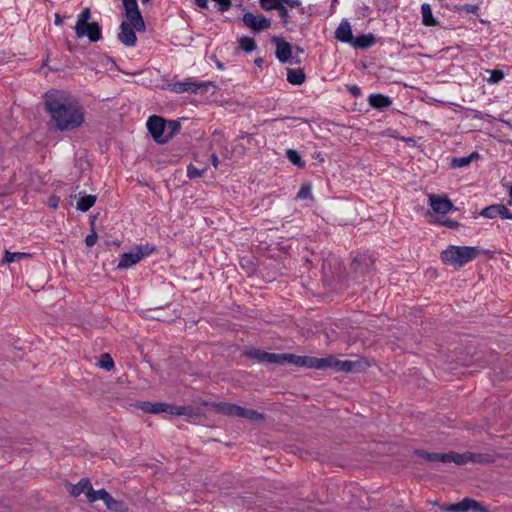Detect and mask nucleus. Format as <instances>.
<instances>
[{"mask_svg":"<svg viewBox=\"0 0 512 512\" xmlns=\"http://www.w3.org/2000/svg\"><path fill=\"white\" fill-rule=\"evenodd\" d=\"M44 105L59 131L74 130L84 123L83 106L66 91L56 89L47 91L44 95Z\"/></svg>","mask_w":512,"mask_h":512,"instance_id":"nucleus-1","label":"nucleus"},{"mask_svg":"<svg viewBox=\"0 0 512 512\" xmlns=\"http://www.w3.org/2000/svg\"><path fill=\"white\" fill-rule=\"evenodd\" d=\"M480 254V249L476 246H456L449 245L440 254L441 261L453 267L460 269L467 263L476 259Z\"/></svg>","mask_w":512,"mask_h":512,"instance_id":"nucleus-2","label":"nucleus"},{"mask_svg":"<svg viewBox=\"0 0 512 512\" xmlns=\"http://www.w3.org/2000/svg\"><path fill=\"white\" fill-rule=\"evenodd\" d=\"M135 407L148 414H159L165 412L174 416L185 415L192 417L196 415L194 409L190 406H176L163 402L152 403L149 401H142L136 403Z\"/></svg>","mask_w":512,"mask_h":512,"instance_id":"nucleus-3","label":"nucleus"},{"mask_svg":"<svg viewBox=\"0 0 512 512\" xmlns=\"http://www.w3.org/2000/svg\"><path fill=\"white\" fill-rule=\"evenodd\" d=\"M91 12L85 8L77 18L75 33L78 38L88 37L91 42H97L102 37L101 26L97 22L89 23Z\"/></svg>","mask_w":512,"mask_h":512,"instance_id":"nucleus-4","label":"nucleus"},{"mask_svg":"<svg viewBox=\"0 0 512 512\" xmlns=\"http://www.w3.org/2000/svg\"><path fill=\"white\" fill-rule=\"evenodd\" d=\"M166 88L174 93L188 92L191 94H205L210 88L216 89V85L211 81H197L186 79L185 81H177L167 84Z\"/></svg>","mask_w":512,"mask_h":512,"instance_id":"nucleus-5","label":"nucleus"},{"mask_svg":"<svg viewBox=\"0 0 512 512\" xmlns=\"http://www.w3.org/2000/svg\"><path fill=\"white\" fill-rule=\"evenodd\" d=\"M155 248L149 244L137 245L130 252L123 253L117 264V269H127L140 262L144 257L150 255Z\"/></svg>","mask_w":512,"mask_h":512,"instance_id":"nucleus-6","label":"nucleus"},{"mask_svg":"<svg viewBox=\"0 0 512 512\" xmlns=\"http://www.w3.org/2000/svg\"><path fill=\"white\" fill-rule=\"evenodd\" d=\"M283 359L282 363H291L296 366L308 367V368H316V369H325V360L324 358H317L312 356H298L294 354H282Z\"/></svg>","mask_w":512,"mask_h":512,"instance_id":"nucleus-7","label":"nucleus"},{"mask_svg":"<svg viewBox=\"0 0 512 512\" xmlns=\"http://www.w3.org/2000/svg\"><path fill=\"white\" fill-rule=\"evenodd\" d=\"M125 9V15L130 24L137 31L145 30V23L139 11L137 0H122Z\"/></svg>","mask_w":512,"mask_h":512,"instance_id":"nucleus-8","label":"nucleus"},{"mask_svg":"<svg viewBox=\"0 0 512 512\" xmlns=\"http://www.w3.org/2000/svg\"><path fill=\"white\" fill-rule=\"evenodd\" d=\"M325 369L333 368L337 372H359L364 368L362 361H350V360H337L336 358L329 356L324 358Z\"/></svg>","mask_w":512,"mask_h":512,"instance_id":"nucleus-9","label":"nucleus"},{"mask_svg":"<svg viewBox=\"0 0 512 512\" xmlns=\"http://www.w3.org/2000/svg\"><path fill=\"white\" fill-rule=\"evenodd\" d=\"M147 129L155 142L159 144L167 143L164 118L157 115L150 116L147 121Z\"/></svg>","mask_w":512,"mask_h":512,"instance_id":"nucleus-10","label":"nucleus"},{"mask_svg":"<svg viewBox=\"0 0 512 512\" xmlns=\"http://www.w3.org/2000/svg\"><path fill=\"white\" fill-rule=\"evenodd\" d=\"M448 512H467L473 510L475 512H488V510L478 501L466 497L458 503L448 505L446 508Z\"/></svg>","mask_w":512,"mask_h":512,"instance_id":"nucleus-11","label":"nucleus"},{"mask_svg":"<svg viewBox=\"0 0 512 512\" xmlns=\"http://www.w3.org/2000/svg\"><path fill=\"white\" fill-rule=\"evenodd\" d=\"M241 20L246 27L251 28L254 32L268 29L271 26L270 19L262 15H254L251 12H246Z\"/></svg>","mask_w":512,"mask_h":512,"instance_id":"nucleus-12","label":"nucleus"},{"mask_svg":"<svg viewBox=\"0 0 512 512\" xmlns=\"http://www.w3.org/2000/svg\"><path fill=\"white\" fill-rule=\"evenodd\" d=\"M428 200L430 207L436 214H446L454 209L453 203L448 199L447 196L429 194Z\"/></svg>","mask_w":512,"mask_h":512,"instance_id":"nucleus-13","label":"nucleus"},{"mask_svg":"<svg viewBox=\"0 0 512 512\" xmlns=\"http://www.w3.org/2000/svg\"><path fill=\"white\" fill-rule=\"evenodd\" d=\"M273 41L276 44V57L281 63H298L299 60L293 61L292 58V46L287 41L274 37Z\"/></svg>","mask_w":512,"mask_h":512,"instance_id":"nucleus-14","label":"nucleus"},{"mask_svg":"<svg viewBox=\"0 0 512 512\" xmlns=\"http://www.w3.org/2000/svg\"><path fill=\"white\" fill-rule=\"evenodd\" d=\"M480 216L485 218L493 219L497 216L503 218V219H512V213L510 210L503 204H495L490 205L484 209L481 210L479 213Z\"/></svg>","mask_w":512,"mask_h":512,"instance_id":"nucleus-15","label":"nucleus"},{"mask_svg":"<svg viewBox=\"0 0 512 512\" xmlns=\"http://www.w3.org/2000/svg\"><path fill=\"white\" fill-rule=\"evenodd\" d=\"M249 358L256 359L258 362L282 363V354L269 353L260 349L252 348L247 351Z\"/></svg>","mask_w":512,"mask_h":512,"instance_id":"nucleus-16","label":"nucleus"},{"mask_svg":"<svg viewBox=\"0 0 512 512\" xmlns=\"http://www.w3.org/2000/svg\"><path fill=\"white\" fill-rule=\"evenodd\" d=\"M373 264L374 260L371 256L360 254L353 259L351 267L355 273L365 275L370 272Z\"/></svg>","mask_w":512,"mask_h":512,"instance_id":"nucleus-17","label":"nucleus"},{"mask_svg":"<svg viewBox=\"0 0 512 512\" xmlns=\"http://www.w3.org/2000/svg\"><path fill=\"white\" fill-rule=\"evenodd\" d=\"M134 27L129 23L123 21L120 25V32L118 34L119 41L126 46H134L137 42V36Z\"/></svg>","mask_w":512,"mask_h":512,"instance_id":"nucleus-18","label":"nucleus"},{"mask_svg":"<svg viewBox=\"0 0 512 512\" xmlns=\"http://www.w3.org/2000/svg\"><path fill=\"white\" fill-rule=\"evenodd\" d=\"M335 38L341 42L351 44L353 41V34L350 23L347 20L341 21L335 31Z\"/></svg>","mask_w":512,"mask_h":512,"instance_id":"nucleus-19","label":"nucleus"},{"mask_svg":"<svg viewBox=\"0 0 512 512\" xmlns=\"http://www.w3.org/2000/svg\"><path fill=\"white\" fill-rule=\"evenodd\" d=\"M368 102L371 107L378 110L386 109L392 105V100L390 97L379 93L370 94L368 97Z\"/></svg>","mask_w":512,"mask_h":512,"instance_id":"nucleus-20","label":"nucleus"},{"mask_svg":"<svg viewBox=\"0 0 512 512\" xmlns=\"http://www.w3.org/2000/svg\"><path fill=\"white\" fill-rule=\"evenodd\" d=\"M212 407L227 416L239 417L241 411V406L227 402L212 403Z\"/></svg>","mask_w":512,"mask_h":512,"instance_id":"nucleus-21","label":"nucleus"},{"mask_svg":"<svg viewBox=\"0 0 512 512\" xmlns=\"http://www.w3.org/2000/svg\"><path fill=\"white\" fill-rule=\"evenodd\" d=\"M69 486L70 495L75 498L82 493H85L88 498V493H90V489H92V484L88 478H82L76 485L69 484Z\"/></svg>","mask_w":512,"mask_h":512,"instance_id":"nucleus-22","label":"nucleus"},{"mask_svg":"<svg viewBox=\"0 0 512 512\" xmlns=\"http://www.w3.org/2000/svg\"><path fill=\"white\" fill-rule=\"evenodd\" d=\"M376 43V38L373 34H362L357 36L356 38L353 37V41L351 42V45L355 48L360 49H367L371 46H373Z\"/></svg>","mask_w":512,"mask_h":512,"instance_id":"nucleus-23","label":"nucleus"},{"mask_svg":"<svg viewBox=\"0 0 512 512\" xmlns=\"http://www.w3.org/2000/svg\"><path fill=\"white\" fill-rule=\"evenodd\" d=\"M306 76L302 69H287V81L293 85H301L305 82Z\"/></svg>","mask_w":512,"mask_h":512,"instance_id":"nucleus-24","label":"nucleus"},{"mask_svg":"<svg viewBox=\"0 0 512 512\" xmlns=\"http://www.w3.org/2000/svg\"><path fill=\"white\" fill-rule=\"evenodd\" d=\"M470 460L471 458L469 451L462 454L457 452L446 453V463L453 462L457 465H463L470 462Z\"/></svg>","mask_w":512,"mask_h":512,"instance_id":"nucleus-25","label":"nucleus"},{"mask_svg":"<svg viewBox=\"0 0 512 512\" xmlns=\"http://www.w3.org/2000/svg\"><path fill=\"white\" fill-rule=\"evenodd\" d=\"M422 22L426 26H435L438 24L437 20L433 17L432 8L429 4L424 3L421 6Z\"/></svg>","mask_w":512,"mask_h":512,"instance_id":"nucleus-26","label":"nucleus"},{"mask_svg":"<svg viewBox=\"0 0 512 512\" xmlns=\"http://www.w3.org/2000/svg\"><path fill=\"white\" fill-rule=\"evenodd\" d=\"M96 196L94 195H82L77 201L76 208L79 211L86 212L88 211L96 202Z\"/></svg>","mask_w":512,"mask_h":512,"instance_id":"nucleus-27","label":"nucleus"},{"mask_svg":"<svg viewBox=\"0 0 512 512\" xmlns=\"http://www.w3.org/2000/svg\"><path fill=\"white\" fill-rule=\"evenodd\" d=\"M110 494L105 489L94 490L90 489V493H88V502L94 503L98 500H102L104 504L110 498Z\"/></svg>","mask_w":512,"mask_h":512,"instance_id":"nucleus-28","label":"nucleus"},{"mask_svg":"<svg viewBox=\"0 0 512 512\" xmlns=\"http://www.w3.org/2000/svg\"><path fill=\"white\" fill-rule=\"evenodd\" d=\"M180 123L176 120H165V137L167 142L180 131Z\"/></svg>","mask_w":512,"mask_h":512,"instance_id":"nucleus-29","label":"nucleus"},{"mask_svg":"<svg viewBox=\"0 0 512 512\" xmlns=\"http://www.w3.org/2000/svg\"><path fill=\"white\" fill-rule=\"evenodd\" d=\"M239 417L240 418H245V419H248V420H251V421H262V420L265 419L264 414L259 413L256 410L246 409V408H243V407H241V411H240Z\"/></svg>","mask_w":512,"mask_h":512,"instance_id":"nucleus-30","label":"nucleus"},{"mask_svg":"<svg viewBox=\"0 0 512 512\" xmlns=\"http://www.w3.org/2000/svg\"><path fill=\"white\" fill-rule=\"evenodd\" d=\"M417 454L430 462L446 463V453H429L424 450L417 451Z\"/></svg>","mask_w":512,"mask_h":512,"instance_id":"nucleus-31","label":"nucleus"},{"mask_svg":"<svg viewBox=\"0 0 512 512\" xmlns=\"http://www.w3.org/2000/svg\"><path fill=\"white\" fill-rule=\"evenodd\" d=\"M478 156L479 155L477 152H473L469 156L453 158L452 162H451V166L453 168H461V167L468 166L471 163L472 159L475 157H478Z\"/></svg>","mask_w":512,"mask_h":512,"instance_id":"nucleus-32","label":"nucleus"},{"mask_svg":"<svg viewBox=\"0 0 512 512\" xmlns=\"http://www.w3.org/2000/svg\"><path fill=\"white\" fill-rule=\"evenodd\" d=\"M239 47L243 51H245L247 53H251L252 51H254L256 49L257 45L253 38H251L249 36H242L239 39Z\"/></svg>","mask_w":512,"mask_h":512,"instance_id":"nucleus-33","label":"nucleus"},{"mask_svg":"<svg viewBox=\"0 0 512 512\" xmlns=\"http://www.w3.org/2000/svg\"><path fill=\"white\" fill-rule=\"evenodd\" d=\"M288 160L295 166L299 168H303L305 166V162L302 159L301 155L298 153V151L294 149H288L286 152Z\"/></svg>","mask_w":512,"mask_h":512,"instance_id":"nucleus-34","label":"nucleus"},{"mask_svg":"<svg viewBox=\"0 0 512 512\" xmlns=\"http://www.w3.org/2000/svg\"><path fill=\"white\" fill-rule=\"evenodd\" d=\"M31 255L29 253H23V252H10L8 250L5 251L4 261L6 263H12L16 260L24 259V258H30Z\"/></svg>","mask_w":512,"mask_h":512,"instance_id":"nucleus-35","label":"nucleus"},{"mask_svg":"<svg viewBox=\"0 0 512 512\" xmlns=\"http://www.w3.org/2000/svg\"><path fill=\"white\" fill-rule=\"evenodd\" d=\"M105 506L107 509L114 511V512H124V503L122 501H118L114 499L112 496L107 500L105 503Z\"/></svg>","mask_w":512,"mask_h":512,"instance_id":"nucleus-36","label":"nucleus"},{"mask_svg":"<svg viewBox=\"0 0 512 512\" xmlns=\"http://www.w3.org/2000/svg\"><path fill=\"white\" fill-rule=\"evenodd\" d=\"M98 366L107 371H110L114 367V361H113L112 357L110 356V354H108V353L102 354L100 356Z\"/></svg>","mask_w":512,"mask_h":512,"instance_id":"nucleus-37","label":"nucleus"},{"mask_svg":"<svg viewBox=\"0 0 512 512\" xmlns=\"http://www.w3.org/2000/svg\"><path fill=\"white\" fill-rule=\"evenodd\" d=\"M206 170V166L201 169H198L194 165L190 164L187 167V176L189 177V179L199 178L206 172Z\"/></svg>","mask_w":512,"mask_h":512,"instance_id":"nucleus-38","label":"nucleus"},{"mask_svg":"<svg viewBox=\"0 0 512 512\" xmlns=\"http://www.w3.org/2000/svg\"><path fill=\"white\" fill-rule=\"evenodd\" d=\"M436 223L447 227L449 229H457L460 227V223L456 220L447 218V217H440L437 219Z\"/></svg>","mask_w":512,"mask_h":512,"instance_id":"nucleus-39","label":"nucleus"},{"mask_svg":"<svg viewBox=\"0 0 512 512\" xmlns=\"http://www.w3.org/2000/svg\"><path fill=\"white\" fill-rule=\"evenodd\" d=\"M470 458H471L470 462H475V463H488V462L492 461V458L490 455L481 454V453L470 452Z\"/></svg>","mask_w":512,"mask_h":512,"instance_id":"nucleus-40","label":"nucleus"},{"mask_svg":"<svg viewBox=\"0 0 512 512\" xmlns=\"http://www.w3.org/2000/svg\"><path fill=\"white\" fill-rule=\"evenodd\" d=\"M297 198L301 200L311 199L312 191L309 184H303L297 193Z\"/></svg>","mask_w":512,"mask_h":512,"instance_id":"nucleus-41","label":"nucleus"},{"mask_svg":"<svg viewBox=\"0 0 512 512\" xmlns=\"http://www.w3.org/2000/svg\"><path fill=\"white\" fill-rule=\"evenodd\" d=\"M260 4L265 10H276L281 5L278 0H260Z\"/></svg>","mask_w":512,"mask_h":512,"instance_id":"nucleus-42","label":"nucleus"},{"mask_svg":"<svg viewBox=\"0 0 512 512\" xmlns=\"http://www.w3.org/2000/svg\"><path fill=\"white\" fill-rule=\"evenodd\" d=\"M490 73H491V75L488 79L489 83L495 84L504 78V73L501 70H492V71H490Z\"/></svg>","mask_w":512,"mask_h":512,"instance_id":"nucleus-43","label":"nucleus"},{"mask_svg":"<svg viewBox=\"0 0 512 512\" xmlns=\"http://www.w3.org/2000/svg\"><path fill=\"white\" fill-rule=\"evenodd\" d=\"M276 10L279 11V15L282 19V22L286 25L288 23V10L284 6V4H281Z\"/></svg>","mask_w":512,"mask_h":512,"instance_id":"nucleus-44","label":"nucleus"},{"mask_svg":"<svg viewBox=\"0 0 512 512\" xmlns=\"http://www.w3.org/2000/svg\"><path fill=\"white\" fill-rule=\"evenodd\" d=\"M97 234L95 232H92L91 234H88L85 238V243L88 247H92L97 242Z\"/></svg>","mask_w":512,"mask_h":512,"instance_id":"nucleus-45","label":"nucleus"},{"mask_svg":"<svg viewBox=\"0 0 512 512\" xmlns=\"http://www.w3.org/2000/svg\"><path fill=\"white\" fill-rule=\"evenodd\" d=\"M347 90L353 97H359L361 95V89L357 85H350L347 87Z\"/></svg>","mask_w":512,"mask_h":512,"instance_id":"nucleus-46","label":"nucleus"},{"mask_svg":"<svg viewBox=\"0 0 512 512\" xmlns=\"http://www.w3.org/2000/svg\"><path fill=\"white\" fill-rule=\"evenodd\" d=\"M60 198L57 196H51L48 199V206L52 209H56L59 205Z\"/></svg>","mask_w":512,"mask_h":512,"instance_id":"nucleus-47","label":"nucleus"},{"mask_svg":"<svg viewBox=\"0 0 512 512\" xmlns=\"http://www.w3.org/2000/svg\"><path fill=\"white\" fill-rule=\"evenodd\" d=\"M211 162H212L213 167H214L215 169H217V168H218V165H219V159H218V157H217V155H216L215 153H213V154L211 155Z\"/></svg>","mask_w":512,"mask_h":512,"instance_id":"nucleus-48","label":"nucleus"},{"mask_svg":"<svg viewBox=\"0 0 512 512\" xmlns=\"http://www.w3.org/2000/svg\"><path fill=\"white\" fill-rule=\"evenodd\" d=\"M464 9H465L467 12L475 13V12L478 10V7H477V6H475V5L466 4V5L464 6Z\"/></svg>","mask_w":512,"mask_h":512,"instance_id":"nucleus-49","label":"nucleus"},{"mask_svg":"<svg viewBox=\"0 0 512 512\" xmlns=\"http://www.w3.org/2000/svg\"><path fill=\"white\" fill-rule=\"evenodd\" d=\"M194 1L201 8H207L208 7V0H194Z\"/></svg>","mask_w":512,"mask_h":512,"instance_id":"nucleus-50","label":"nucleus"},{"mask_svg":"<svg viewBox=\"0 0 512 512\" xmlns=\"http://www.w3.org/2000/svg\"><path fill=\"white\" fill-rule=\"evenodd\" d=\"M285 4L290 7H298L301 5V1L300 0H290V1H288V3H285Z\"/></svg>","mask_w":512,"mask_h":512,"instance_id":"nucleus-51","label":"nucleus"},{"mask_svg":"<svg viewBox=\"0 0 512 512\" xmlns=\"http://www.w3.org/2000/svg\"><path fill=\"white\" fill-rule=\"evenodd\" d=\"M263 63H264V60H263L262 58H260V57H259V58H256V59L254 60V64H255L257 67H262Z\"/></svg>","mask_w":512,"mask_h":512,"instance_id":"nucleus-52","label":"nucleus"},{"mask_svg":"<svg viewBox=\"0 0 512 512\" xmlns=\"http://www.w3.org/2000/svg\"><path fill=\"white\" fill-rule=\"evenodd\" d=\"M61 23H62V19H61L60 15L56 14L55 15V24L59 25Z\"/></svg>","mask_w":512,"mask_h":512,"instance_id":"nucleus-53","label":"nucleus"},{"mask_svg":"<svg viewBox=\"0 0 512 512\" xmlns=\"http://www.w3.org/2000/svg\"><path fill=\"white\" fill-rule=\"evenodd\" d=\"M509 196H510L509 205H511L512 204V185H511V188H510V191H509Z\"/></svg>","mask_w":512,"mask_h":512,"instance_id":"nucleus-54","label":"nucleus"},{"mask_svg":"<svg viewBox=\"0 0 512 512\" xmlns=\"http://www.w3.org/2000/svg\"><path fill=\"white\" fill-rule=\"evenodd\" d=\"M295 49H296V51H297L298 53H303V52H304L303 48H301V47H299V46H296V48H295Z\"/></svg>","mask_w":512,"mask_h":512,"instance_id":"nucleus-55","label":"nucleus"},{"mask_svg":"<svg viewBox=\"0 0 512 512\" xmlns=\"http://www.w3.org/2000/svg\"><path fill=\"white\" fill-rule=\"evenodd\" d=\"M67 48H68L70 51H72V50H73V48H72V46H71L70 42H68V43H67Z\"/></svg>","mask_w":512,"mask_h":512,"instance_id":"nucleus-56","label":"nucleus"},{"mask_svg":"<svg viewBox=\"0 0 512 512\" xmlns=\"http://www.w3.org/2000/svg\"><path fill=\"white\" fill-rule=\"evenodd\" d=\"M217 67H218V68H220V69H222V68H223V64H222V63H220V62H218V63H217Z\"/></svg>","mask_w":512,"mask_h":512,"instance_id":"nucleus-57","label":"nucleus"},{"mask_svg":"<svg viewBox=\"0 0 512 512\" xmlns=\"http://www.w3.org/2000/svg\"><path fill=\"white\" fill-rule=\"evenodd\" d=\"M143 4H147L150 0H141Z\"/></svg>","mask_w":512,"mask_h":512,"instance_id":"nucleus-58","label":"nucleus"}]
</instances>
